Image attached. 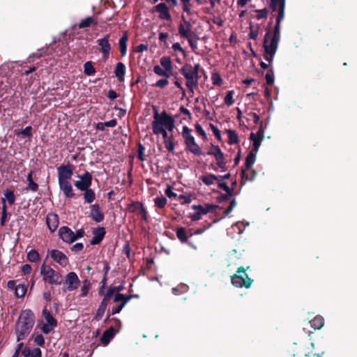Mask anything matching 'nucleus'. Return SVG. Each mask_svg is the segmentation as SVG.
<instances>
[{
  "instance_id": "obj_24",
  "label": "nucleus",
  "mask_w": 357,
  "mask_h": 357,
  "mask_svg": "<svg viewBox=\"0 0 357 357\" xmlns=\"http://www.w3.org/2000/svg\"><path fill=\"white\" fill-rule=\"evenodd\" d=\"M115 335L114 329L112 326L104 331L100 337V342L104 345H107Z\"/></svg>"
},
{
  "instance_id": "obj_61",
  "label": "nucleus",
  "mask_w": 357,
  "mask_h": 357,
  "mask_svg": "<svg viewBox=\"0 0 357 357\" xmlns=\"http://www.w3.org/2000/svg\"><path fill=\"white\" fill-rule=\"evenodd\" d=\"M21 269L24 275L30 274L32 270L31 266L28 264L22 266Z\"/></svg>"
},
{
  "instance_id": "obj_32",
  "label": "nucleus",
  "mask_w": 357,
  "mask_h": 357,
  "mask_svg": "<svg viewBox=\"0 0 357 357\" xmlns=\"http://www.w3.org/2000/svg\"><path fill=\"white\" fill-rule=\"evenodd\" d=\"M43 316L47 321V324L50 325L52 327H56L57 326L56 319L51 314L50 312L46 308L43 310Z\"/></svg>"
},
{
  "instance_id": "obj_9",
  "label": "nucleus",
  "mask_w": 357,
  "mask_h": 357,
  "mask_svg": "<svg viewBox=\"0 0 357 357\" xmlns=\"http://www.w3.org/2000/svg\"><path fill=\"white\" fill-rule=\"evenodd\" d=\"M80 181L75 182V186L81 191H84L90 188L92 184V175L90 172L86 171L82 176H78Z\"/></svg>"
},
{
  "instance_id": "obj_8",
  "label": "nucleus",
  "mask_w": 357,
  "mask_h": 357,
  "mask_svg": "<svg viewBox=\"0 0 357 357\" xmlns=\"http://www.w3.org/2000/svg\"><path fill=\"white\" fill-rule=\"evenodd\" d=\"M64 283L66 285V288L63 289V291H66L68 290L72 291L78 288L80 281L76 273L70 272L66 275Z\"/></svg>"
},
{
  "instance_id": "obj_6",
  "label": "nucleus",
  "mask_w": 357,
  "mask_h": 357,
  "mask_svg": "<svg viewBox=\"0 0 357 357\" xmlns=\"http://www.w3.org/2000/svg\"><path fill=\"white\" fill-rule=\"evenodd\" d=\"M215 206L213 204L202 205H194L192 208L195 211V213L190 215V218L193 221L199 220L204 215L212 211Z\"/></svg>"
},
{
  "instance_id": "obj_21",
  "label": "nucleus",
  "mask_w": 357,
  "mask_h": 357,
  "mask_svg": "<svg viewBox=\"0 0 357 357\" xmlns=\"http://www.w3.org/2000/svg\"><path fill=\"white\" fill-rule=\"evenodd\" d=\"M257 153V152H255V151L252 150L246 156L245 164V169H243L242 171V176L243 178H245L246 181L248 180V176H245V170L249 169L254 165L256 160Z\"/></svg>"
},
{
  "instance_id": "obj_28",
  "label": "nucleus",
  "mask_w": 357,
  "mask_h": 357,
  "mask_svg": "<svg viewBox=\"0 0 357 357\" xmlns=\"http://www.w3.org/2000/svg\"><path fill=\"white\" fill-rule=\"evenodd\" d=\"M187 149L196 155H200L202 154L200 147L195 142V138L185 142Z\"/></svg>"
},
{
  "instance_id": "obj_7",
  "label": "nucleus",
  "mask_w": 357,
  "mask_h": 357,
  "mask_svg": "<svg viewBox=\"0 0 357 357\" xmlns=\"http://www.w3.org/2000/svg\"><path fill=\"white\" fill-rule=\"evenodd\" d=\"M161 68L158 66V75L169 77L173 75V66L169 57H162L160 59Z\"/></svg>"
},
{
  "instance_id": "obj_39",
  "label": "nucleus",
  "mask_w": 357,
  "mask_h": 357,
  "mask_svg": "<svg viewBox=\"0 0 357 357\" xmlns=\"http://www.w3.org/2000/svg\"><path fill=\"white\" fill-rule=\"evenodd\" d=\"M227 135L228 137V142L230 144H235L238 142V137L236 131L233 130H227Z\"/></svg>"
},
{
  "instance_id": "obj_51",
  "label": "nucleus",
  "mask_w": 357,
  "mask_h": 357,
  "mask_svg": "<svg viewBox=\"0 0 357 357\" xmlns=\"http://www.w3.org/2000/svg\"><path fill=\"white\" fill-rule=\"evenodd\" d=\"M151 109L153 112V120L152 121V130H153V132L156 135V131H157V129H156V107L154 105H152Z\"/></svg>"
},
{
  "instance_id": "obj_35",
  "label": "nucleus",
  "mask_w": 357,
  "mask_h": 357,
  "mask_svg": "<svg viewBox=\"0 0 357 357\" xmlns=\"http://www.w3.org/2000/svg\"><path fill=\"white\" fill-rule=\"evenodd\" d=\"M250 139L253 142L252 151H255V152H258L259 149L264 139L257 136L254 132L250 133Z\"/></svg>"
},
{
  "instance_id": "obj_11",
  "label": "nucleus",
  "mask_w": 357,
  "mask_h": 357,
  "mask_svg": "<svg viewBox=\"0 0 357 357\" xmlns=\"http://www.w3.org/2000/svg\"><path fill=\"white\" fill-rule=\"evenodd\" d=\"M158 128H164L169 132H172L174 128V121L172 117L165 113L158 114Z\"/></svg>"
},
{
  "instance_id": "obj_13",
  "label": "nucleus",
  "mask_w": 357,
  "mask_h": 357,
  "mask_svg": "<svg viewBox=\"0 0 357 357\" xmlns=\"http://www.w3.org/2000/svg\"><path fill=\"white\" fill-rule=\"evenodd\" d=\"M57 170L59 181H66L71 179L73 172L72 169V165L70 164L61 165L57 168Z\"/></svg>"
},
{
  "instance_id": "obj_56",
  "label": "nucleus",
  "mask_w": 357,
  "mask_h": 357,
  "mask_svg": "<svg viewBox=\"0 0 357 357\" xmlns=\"http://www.w3.org/2000/svg\"><path fill=\"white\" fill-rule=\"evenodd\" d=\"M144 149H144V146L142 144L139 143L138 144V149H137V152H138L137 158L142 161L144 160Z\"/></svg>"
},
{
  "instance_id": "obj_15",
  "label": "nucleus",
  "mask_w": 357,
  "mask_h": 357,
  "mask_svg": "<svg viewBox=\"0 0 357 357\" xmlns=\"http://www.w3.org/2000/svg\"><path fill=\"white\" fill-rule=\"evenodd\" d=\"M59 236L63 242L71 243L75 241L74 232L67 226L60 227Z\"/></svg>"
},
{
  "instance_id": "obj_26",
  "label": "nucleus",
  "mask_w": 357,
  "mask_h": 357,
  "mask_svg": "<svg viewBox=\"0 0 357 357\" xmlns=\"http://www.w3.org/2000/svg\"><path fill=\"white\" fill-rule=\"evenodd\" d=\"M284 17V15H283L282 10L280 12V15H278L275 20V25L274 26L273 31H271V34L277 38H280V23L283 20Z\"/></svg>"
},
{
  "instance_id": "obj_17",
  "label": "nucleus",
  "mask_w": 357,
  "mask_h": 357,
  "mask_svg": "<svg viewBox=\"0 0 357 357\" xmlns=\"http://www.w3.org/2000/svg\"><path fill=\"white\" fill-rule=\"evenodd\" d=\"M92 234L93 237L90 241V243L94 245L100 243L105 236L106 231L105 227H99L97 228H93L92 229Z\"/></svg>"
},
{
  "instance_id": "obj_16",
  "label": "nucleus",
  "mask_w": 357,
  "mask_h": 357,
  "mask_svg": "<svg viewBox=\"0 0 357 357\" xmlns=\"http://www.w3.org/2000/svg\"><path fill=\"white\" fill-rule=\"evenodd\" d=\"M53 260L59 264L61 266L66 267L68 264V259L61 251L59 250H52L50 252Z\"/></svg>"
},
{
  "instance_id": "obj_2",
  "label": "nucleus",
  "mask_w": 357,
  "mask_h": 357,
  "mask_svg": "<svg viewBox=\"0 0 357 357\" xmlns=\"http://www.w3.org/2000/svg\"><path fill=\"white\" fill-rule=\"evenodd\" d=\"M280 38H277L271 34V31H268L265 34L263 43L264 49V59L271 63L273 60L274 56L278 47V43Z\"/></svg>"
},
{
  "instance_id": "obj_41",
  "label": "nucleus",
  "mask_w": 357,
  "mask_h": 357,
  "mask_svg": "<svg viewBox=\"0 0 357 357\" xmlns=\"http://www.w3.org/2000/svg\"><path fill=\"white\" fill-rule=\"evenodd\" d=\"M3 195L5 197L4 199H6V202L7 201L10 205H12L15 203V196L14 194V191L13 190L7 188L4 191Z\"/></svg>"
},
{
  "instance_id": "obj_10",
  "label": "nucleus",
  "mask_w": 357,
  "mask_h": 357,
  "mask_svg": "<svg viewBox=\"0 0 357 357\" xmlns=\"http://www.w3.org/2000/svg\"><path fill=\"white\" fill-rule=\"evenodd\" d=\"M208 155H213L216 160L217 165L223 169L225 167L226 161L225 155L218 146L212 145L211 149L207 152Z\"/></svg>"
},
{
  "instance_id": "obj_47",
  "label": "nucleus",
  "mask_w": 357,
  "mask_h": 357,
  "mask_svg": "<svg viewBox=\"0 0 357 357\" xmlns=\"http://www.w3.org/2000/svg\"><path fill=\"white\" fill-rule=\"evenodd\" d=\"M233 95H234V91H229L227 92V93L226 94V96L225 97V100H224L225 105H227L228 106H231L234 103Z\"/></svg>"
},
{
  "instance_id": "obj_23",
  "label": "nucleus",
  "mask_w": 357,
  "mask_h": 357,
  "mask_svg": "<svg viewBox=\"0 0 357 357\" xmlns=\"http://www.w3.org/2000/svg\"><path fill=\"white\" fill-rule=\"evenodd\" d=\"M270 7L273 11H278V15L280 14L282 9L284 15L285 0H270Z\"/></svg>"
},
{
  "instance_id": "obj_4",
  "label": "nucleus",
  "mask_w": 357,
  "mask_h": 357,
  "mask_svg": "<svg viewBox=\"0 0 357 357\" xmlns=\"http://www.w3.org/2000/svg\"><path fill=\"white\" fill-rule=\"evenodd\" d=\"M40 275L43 280L50 284L59 285L63 281V276L59 271L45 263L40 266Z\"/></svg>"
},
{
  "instance_id": "obj_59",
  "label": "nucleus",
  "mask_w": 357,
  "mask_h": 357,
  "mask_svg": "<svg viewBox=\"0 0 357 357\" xmlns=\"http://www.w3.org/2000/svg\"><path fill=\"white\" fill-rule=\"evenodd\" d=\"M84 248V245L82 243H77L71 248V250L75 252H81Z\"/></svg>"
},
{
  "instance_id": "obj_22",
  "label": "nucleus",
  "mask_w": 357,
  "mask_h": 357,
  "mask_svg": "<svg viewBox=\"0 0 357 357\" xmlns=\"http://www.w3.org/2000/svg\"><path fill=\"white\" fill-rule=\"evenodd\" d=\"M191 28V24L189 22L183 20V22H181L179 25L178 33L181 35V36L183 38H187L188 36H192Z\"/></svg>"
},
{
  "instance_id": "obj_48",
  "label": "nucleus",
  "mask_w": 357,
  "mask_h": 357,
  "mask_svg": "<svg viewBox=\"0 0 357 357\" xmlns=\"http://www.w3.org/2000/svg\"><path fill=\"white\" fill-rule=\"evenodd\" d=\"M218 187L222 190H224L229 195L232 196L234 188L229 187L226 183L222 181H218Z\"/></svg>"
},
{
  "instance_id": "obj_42",
  "label": "nucleus",
  "mask_w": 357,
  "mask_h": 357,
  "mask_svg": "<svg viewBox=\"0 0 357 357\" xmlns=\"http://www.w3.org/2000/svg\"><path fill=\"white\" fill-rule=\"evenodd\" d=\"M48 50V47H44L40 49H38L36 52L33 53L29 56L30 61H34V59H39L42 57L44 54L47 53Z\"/></svg>"
},
{
  "instance_id": "obj_55",
  "label": "nucleus",
  "mask_w": 357,
  "mask_h": 357,
  "mask_svg": "<svg viewBox=\"0 0 357 357\" xmlns=\"http://www.w3.org/2000/svg\"><path fill=\"white\" fill-rule=\"evenodd\" d=\"M25 190L26 191L36 192L38 190V185L34 181L28 182Z\"/></svg>"
},
{
  "instance_id": "obj_36",
  "label": "nucleus",
  "mask_w": 357,
  "mask_h": 357,
  "mask_svg": "<svg viewBox=\"0 0 357 357\" xmlns=\"http://www.w3.org/2000/svg\"><path fill=\"white\" fill-rule=\"evenodd\" d=\"M84 202L91 204L96 199V194L93 190L89 188L84 191Z\"/></svg>"
},
{
  "instance_id": "obj_63",
  "label": "nucleus",
  "mask_w": 357,
  "mask_h": 357,
  "mask_svg": "<svg viewBox=\"0 0 357 357\" xmlns=\"http://www.w3.org/2000/svg\"><path fill=\"white\" fill-rule=\"evenodd\" d=\"M267 84L272 85L274 83V76L273 73H267L265 76Z\"/></svg>"
},
{
  "instance_id": "obj_38",
  "label": "nucleus",
  "mask_w": 357,
  "mask_h": 357,
  "mask_svg": "<svg viewBox=\"0 0 357 357\" xmlns=\"http://www.w3.org/2000/svg\"><path fill=\"white\" fill-rule=\"evenodd\" d=\"M27 291V287L24 284H19L15 289V295L17 298H23Z\"/></svg>"
},
{
  "instance_id": "obj_29",
  "label": "nucleus",
  "mask_w": 357,
  "mask_h": 357,
  "mask_svg": "<svg viewBox=\"0 0 357 357\" xmlns=\"http://www.w3.org/2000/svg\"><path fill=\"white\" fill-rule=\"evenodd\" d=\"M158 13H159L160 18L171 20V15L169 14V9L165 3L158 4Z\"/></svg>"
},
{
  "instance_id": "obj_60",
  "label": "nucleus",
  "mask_w": 357,
  "mask_h": 357,
  "mask_svg": "<svg viewBox=\"0 0 357 357\" xmlns=\"http://www.w3.org/2000/svg\"><path fill=\"white\" fill-rule=\"evenodd\" d=\"M34 342L39 346H43L45 344V339L43 335H37L34 338Z\"/></svg>"
},
{
  "instance_id": "obj_14",
  "label": "nucleus",
  "mask_w": 357,
  "mask_h": 357,
  "mask_svg": "<svg viewBox=\"0 0 357 357\" xmlns=\"http://www.w3.org/2000/svg\"><path fill=\"white\" fill-rule=\"evenodd\" d=\"M90 214L89 215L96 222H100L105 218L104 213L101 211L99 204H95L90 206Z\"/></svg>"
},
{
  "instance_id": "obj_44",
  "label": "nucleus",
  "mask_w": 357,
  "mask_h": 357,
  "mask_svg": "<svg viewBox=\"0 0 357 357\" xmlns=\"http://www.w3.org/2000/svg\"><path fill=\"white\" fill-rule=\"evenodd\" d=\"M27 259L31 262H37L40 259V255L36 250L33 249L27 253Z\"/></svg>"
},
{
  "instance_id": "obj_40",
  "label": "nucleus",
  "mask_w": 357,
  "mask_h": 357,
  "mask_svg": "<svg viewBox=\"0 0 357 357\" xmlns=\"http://www.w3.org/2000/svg\"><path fill=\"white\" fill-rule=\"evenodd\" d=\"M96 69L91 61H86L84 64V73L87 76L93 75L96 73Z\"/></svg>"
},
{
  "instance_id": "obj_62",
  "label": "nucleus",
  "mask_w": 357,
  "mask_h": 357,
  "mask_svg": "<svg viewBox=\"0 0 357 357\" xmlns=\"http://www.w3.org/2000/svg\"><path fill=\"white\" fill-rule=\"evenodd\" d=\"M131 248L128 243H126L123 248L122 252L126 255L128 258L130 257Z\"/></svg>"
},
{
  "instance_id": "obj_12",
  "label": "nucleus",
  "mask_w": 357,
  "mask_h": 357,
  "mask_svg": "<svg viewBox=\"0 0 357 357\" xmlns=\"http://www.w3.org/2000/svg\"><path fill=\"white\" fill-rule=\"evenodd\" d=\"M110 34H106L102 38L97 40V44L99 46V52L102 54L104 59H107L111 50L109 44Z\"/></svg>"
},
{
  "instance_id": "obj_18",
  "label": "nucleus",
  "mask_w": 357,
  "mask_h": 357,
  "mask_svg": "<svg viewBox=\"0 0 357 357\" xmlns=\"http://www.w3.org/2000/svg\"><path fill=\"white\" fill-rule=\"evenodd\" d=\"M128 210L130 212L141 215L144 220H146V211L141 202H135L128 204Z\"/></svg>"
},
{
  "instance_id": "obj_27",
  "label": "nucleus",
  "mask_w": 357,
  "mask_h": 357,
  "mask_svg": "<svg viewBox=\"0 0 357 357\" xmlns=\"http://www.w3.org/2000/svg\"><path fill=\"white\" fill-rule=\"evenodd\" d=\"M128 40V32H123L122 36L119 41V50L122 56H124L127 53V42Z\"/></svg>"
},
{
  "instance_id": "obj_45",
  "label": "nucleus",
  "mask_w": 357,
  "mask_h": 357,
  "mask_svg": "<svg viewBox=\"0 0 357 357\" xmlns=\"http://www.w3.org/2000/svg\"><path fill=\"white\" fill-rule=\"evenodd\" d=\"M125 289V287L123 284H120L119 286H110L107 291L110 293L112 296H113L114 294H121L120 292L123 291Z\"/></svg>"
},
{
  "instance_id": "obj_46",
  "label": "nucleus",
  "mask_w": 357,
  "mask_h": 357,
  "mask_svg": "<svg viewBox=\"0 0 357 357\" xmlns=\"http://www.w3.org/2000/svg\"><path fill=\"white\" fill-rule=\"evenodd\" d=\"M255 13H256L255 17H256V19H257L259 20L261 19H266L268 16V10L267 8H264V9H261V10H256Z\"/></svg>"
},
{
  "instance_id": "obj_31",
  "label": "nucleus",
  "mask_w": 357,
  "mask_h": 357,
  "mask_svg": "<svg viewBox=\"0 0 357 357\" xmlns=\"http://www.w3.org/2000/svg\"><path fill=\"white\" fill-rule=\"evenodd\" d=\"M32 130H33L32 127L29 126L26 127L24 129H22V130H15V132L18 137H21V138L27 137L29 139H31L33 136Z\"/></svg>"
},
{
  "instance_id": "obj_54",
  "label": "nucleus",
  "mask_w": 357,
  "mask_h": 357,
  "mask_svg": "<svg viewBox=\"0 0 357 357\" xmlns=\"http://www.w3.org/2000/svg\"><path fill=\"white\" fill-rule=\"evenodd\" d=\"M211 80L213 84L215 85H220L222 81L218 73H213L211 75Z\"/></svg>"
},
{
  "instance_id": "obj_57",
  "label": "nucleus",
  "mask_w": 357,
  "mask_h": 357,
  "mask_svg": "<svg viewBox=\"0 0 357 357\" xmlns=\"http://www.w3.org/2000/svg\"><path fill=\"white\" fill-rule=\"evenodd\" d=\"M183 4V10L187 13H190L191 9L190 0L181 1Z\"/></svg>"
},
{
  "instance_id": "obj_58",
  "label": "nucleus",
  "mask_w": 357,
  "mask_h": 357,
  "mask_svg": "<svg viewBox=\"0 0 357 357\" xmlns=\"http://www.w3.org/2000/svg\"><path fill=\"white\" fill-rule=\"evenodd\" d=\"M188 39V43L192 48V50H195L197 48V40H194L192 37V36H188L186 38Z\"/></svg>"
},
{
  "instance_id": "obj_34",
  "label": "nucleus",
  "mask_w": 357,
  "mask_h": 357,
  "mask_svg": "<svg viewBox=\"0 0 357 357\" xmlns=\"http://www.w3.org/2000/svg\"><path fill=\"white\" fill-rule=\"evenodd\" d=\"M218 178H220L213 174H206L202 176L201 180L205 185H211L218 181Z\"/></svg>"
},
{
  "instance_id": "obj_5",
  "label": "nucleus",
  "mask_w": 357,
  "mask_h": 357,
  "mask_svg": "<svg viewBox=\"0 0 357 357\" xmlns=\"http://www.w3.org/2000/svg\"><path fill=\"white\" fill-rule=\"evenodd\" d=\"M231 280L233 285L237 287L249 288L252 282L243 267L238 268L237 273L232 276Z\"/></svg>"
},
{
  "instance_id": "obj_64",
  "label": "nucleus",
  "mask_w": 357,
  "mask_h": 357,
  "mask_svg": "<svg viewBox=\"0 0 357 357\" xmlns=\"http://www.w3.org/2000/svg\"><path fill=\"white\" fill-rule=\"evenodd\" d=\"M30 357H42V352L40 348H35L31 351Z\"/></svg>"
},
{
  "instance_id": "obj_19",
  "label": "nucleus",
  "mask_w": 357,
  "mask_h": 357,
  "mask_svg": "<svg viewBox=\"0 0 357 357\" xmlns=\"http://www.w3.org/2000/svg\"><path fill=\"white\" fill-rule=\"evenodd\" d=\"M59 185L61 190H62L66 197L73 198L75 197V195L73 192V187L69 180L59 181Z\"/></svg>"
},
{
  "instance_id": "obj_43",
  "label": "nucleus",
  "mask_w": 357,
  "mask_h": 357,
  "mask_svg": "<svg viewBox=\"0 0 357 357\" xmlns=\"http://www.w3.org/2000/svg\"><path fill=\"white\" fill-rule=\"evenodd\" d=\"M91 286V284L90 281L87 279L84 280L83 281V285L81 287L80 296H82V297L86 296L89 293Z\"/></svg>"
},
{
  "instance_id": "obj_20",
  "label": "nucleus",
  "mask_w": 357,
  "mask_h": 357,
  "mask_svg": "<svg viewBox=\"0 0 357 357\" xmlns=\"http://www.w3.org/2000/svg\"><path fill=\"white\" fill-rule=\"evenodd\" d=\"M46 223L48 229L54 232L59 225V216L56 213H50L46 218Z\"/></svg>"
},
{
  "instance_id": "obj_1",
  "label": "nucleus",
  "mask_w": 357,
  "mask_h": 357,
  "mask_svg": "<svg viewBox=\"0 0 357 357\" xmlns=\"http://www.w3.org/2000/svg\"><path fill=\"white\" fill-rule=\"evenodd\" d=\"M34 322V314L31 310L27 309L20 313L15 328L17 342L24 340L30 333Z\"/></svg>"
},
{
  "instance_id": "obj_30",
  "label": "nucleus",
  "mask_w": 357,
  "mask_h": 357,
  "mask_svg": "<svg viewBox=\"0 0 357 357\" xmlns=\"http://www.w3.org/2000/svg\"><path fill=\"white\" fill-rule=\"evenodd\" d=\"M132 298V294L125 295L123 294H116L113 298L114 302H121V304L125 307L127 303Z\"/></svg>"
},
{
  "instance_id": "obj_53",
  "label": "nucleus",
  "mask_w": 357,
  "mask_h": 357,
  "mask_svg": "<svg viewBox=\"0 0 357 357\" xmlns=\"http://www.w3.org/2000/svg\"><path fill=\"white\" fill-rule=\"evenodd\" d=\"M165 147L167 149L169 152H173L174 150V144L172 140V138L167 139V140L164 141Z\"/></svg>"
},
{
  "instance_id": "obj_3",
  "label": "nucleus",
  "mask_w": 357,
  "mask_h": 357,
  "mask_svg": "<svg viewBox=\"0 0 357 357\" xmlns=\"http://www.w3.org/2000/svg\"><path fill=\"white\" fill-rule=\"evenodd\" d=\"M199 64L196 63L194 67L190 65H185L182 67L181 74L186 79L187 87L193 92V89L198 85Z\"/></svg>"
},
{
  "instance_id": "obj_49",
  "label": "nucleus",
  "mask_w": 357,
  "mask_h": 357,
  "mask_svg": "<svg viewBox=\"0 0 357 357\" xmlns=\"http://www.w3.org/2000/svg\"><path fill=\"white\" fill-rule=\"evenodd\" d=\"M182 134L185 142L194 139V137L191 135V130L187 126H183Z\"/></svg>"
},
{
  "instance_id": "obj_50",
  "label": "nucleus",
  "mask_w": 357,
  "mask_h": 357,
  "mask_svg": "<svg viewBox=\"0 0 357 357\" xmlns=\"http://www.w3.org/2000/svg\"><path fill=\"white\" fill-rule=\"evenodd\" d=\"M176 236H177L178 238L182 242H184L187 240V236L185 234V231L183 228H179L177 229Z\"/></svg>"
},
{
  "instance_id": "obj_25",
  "label": "nucleus",
  "mask_w": 357,
  "mask_h": 357,
  "mask_svg": "<svg viewBox=\"0 0 357 357\" xmlns=\"http://www.w3.org/2000/svg\"><path fill=\"white\" fill-rule=\"evenodd\" d=\"M126 66L121 62H118L116 65L114 70V74L119 82H122L124 81V77L126 74Z\"/></svg>"
},
{
  "instance_id": "obj_37",
  "label": "nucleus",
  "mask_w": 357,
  "mask_h": 357,
  "mask_svg": "<svg viewBox=\"0 0 357 357\" xmlns=\"http://www.w3.org/2000/svg\"><path fill=\"white\" fill-rule=\"evenodd\" d=\"M310 323L311 326L315 330L320 329L324 326V318L321 316H317Z\"/></svg>"
},
{
  "instance_id": "obj_33",
  "label": "nucleus",
  "mask_w": 357,
  "mask_h": 357,
  "mask_svg": "<svg viewBox=\"0 0 357 357\" xmlns=\"http://www.w3.org/2000/svg\"><path fill=\"white\" fill-rule=\"evenodd\" d=\"M98 24L96 19L94 17H88L82 20L78 26L79 29H84L90 27L91 25H96Z\"/></svg>"
},
{
  "instance_id": "obj_52",
  "label": "nucleus",
  "mask_w": 357,
  "mask_h": 357,
  "mask_svg": "<svg viewBox=\"0 0 357 357\" xmlns=\"http://www.w3.org/2000/svg\"><path fill=\"white\" fill-rule=\"evenodd\" d=\"M168 132L169 131L166 128H158V135L161 134L162 135L164 141L167 140V139L172 138V135H168Z\"/></svg>"
}]
</instances>
